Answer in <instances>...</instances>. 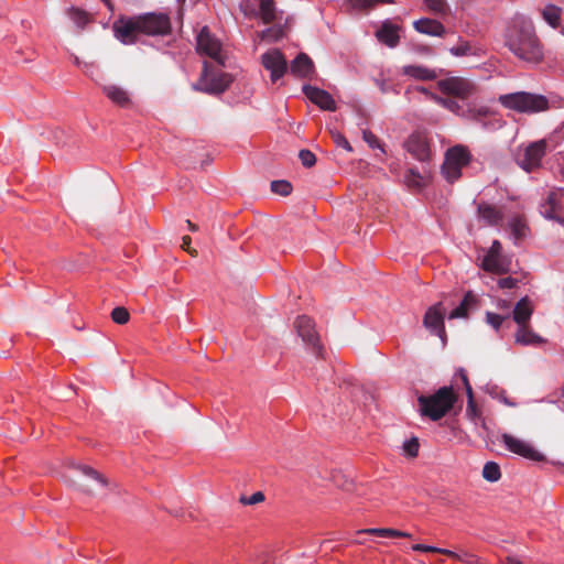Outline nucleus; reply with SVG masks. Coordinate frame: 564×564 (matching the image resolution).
Listing matches in <instances>:
<instances>
[{
  "instance_id": "nucleus-1",
  "label": "nucleus",
  "mask_w": 564,
  "mask_h": 564,
  "mask_svg": "<svg viewBox=\"0 0 564 564\" xmlns=\"http://www.w3.org/2000/svg\"><path fill=\"white\" fill-rule=\"evenodd\" d=\"M506 45L519 58L539 63L543 58L542 46L530 18L517 14L506 33Z\"/></svg>"
},
{
  "instance_id": "nucleus-2",
  "label": "nucleus",
  "mask_w": 564,
  "mask_h": 564,
  "mask_svg": "<svg viewBox=\"0 0 564 564\" xmlns=\"http://www.w3.org/2000/svg\"><path fill=\"white\" fill-rule=\"evenodd\" d=\"M456 401L453 387H442L433 394L417 398L419 412L422 416L438 421L453 409Z\"/></svg>"
},
{
  "instance_id": "nucleus-3",
  "label": "nucleus",
  "mask_w": 564,
  "mask_h": 564,
  "mask_svg": "<svg viewBox=\"0 0 564 564\" xmlns=\"http://www.w3.org/2000/svg\"><path fill=\"white\" fill-rule=\"evenodd\" d=\"M498 101L503 108L519 113L533 115L550 108L545 96L528 91L503 94L498 97Z\"/></svg>"
},
{
  "instance_id": "nucleus-4",
  "label": "nucleus",
  "mask_w": 564,
  "mask_h": 564,
  "mask_svg": "<svg viewBox=\"0 0 564 564\" xmlns=\"http://www.w3.org/2000/svg\"><path fill=\"white\" fill-rule=\"evenodd\" d=\"M471 160L469 150L464 145L449 148L442 165V175L448 183H454L462 176L463 167L467 166Z\"/></svg>"
},
{
  "instance_id": "nucleus-5",
  "label": "nucleus",
  "mask_w": 564,
  "mask_h": 564,
  "mask_svg": "<svg viewBox=\"0 0 564 564\" xmlns=\"http://www.w3.org/2000/svg\"><path fill=\"white\" fill-rule=\"evenodd\" d=\"M546 152L545 140L532 142L525 147H519L516 152V162L525 172H531L541 165Z\"/></svg>"
},
{
  "instance_id": "nucleus-6",
  "label": "nucleus",
  "mask_w": 564,
  "mask_h": 564,
  "mask_svg": "<svg viewBox=\"0 0 564 564\" xmlns=\"http://www.w3.org/2000/svg\"><path fill=\"white\" fill-rule=\"evenodd\" d=\"M231 83V77L226 73H214L209 70V64L204 63L203 72L195 89L207 94H221Z\"/></svg>"
},
{
  "instance_id": "nucleus-7",
  "label": "nucleus",
  "mask_w": 564,
  "mask_h": 564,
  "mask_svg": "<svg viewBox=\"0 0 564 564\" xmlns=\"http://www.w3.org/2000/svg\"><path fill=\"white\" fill-rule=\"evenodd\" d=\"M501 444L507 451L532 462H543L545 456L539 452L530 442L516 437L511 434H502Z\"/></svg>"
},
{
  "instance_id": "nucleus-8",
  "label": "nucleus",
  "mask_w": 564,
  "mask_h": 564,
  "mask_svg": "<svg viewBox=\"0 0 564 564\" xmlns=\"http://www.w3.org/2000/svg\"><path fill=\"white\" fill-rule=\"evenodd\" d=\"M294 328L302 340L310 347L317 357H323V346L319 336L315 330V324L308 316H299L294 322Z\"/></svg>"
},
{
  "instance_id": "nucleus-9",
  "label": "nucleus",
  "mask_w": 564,
  "mask_h": 564,
  "mask_svg": "<svg viewBox=\"0 0 564 564\" xmlns=\"http://www.w3.org/2000/svg\"><path fill=\"white\" fill-rule=\"evenodd\" d=\"M138 20L144 35H165L171 31V21L165 13L150 12L138 15Z\"/></svg>"
},
{
  "instance_id": "nucleus-10",
  "label": "nucleus",
  "mask_w": 564,
  "mask_h": 564,
  "mask_svg": "<svg viewBox=\"0 0 564 564\" xmlns=\"http://www.w3.org/2000/svg\"><path fill=\"white\" fill-rule=\"evenodd\" d=\"M437 88L445 95L465 100L476 93L475 84L463 77H448L437 82Z\"/></svg>"
},
{
  "instance_id": "nucleus-11",
  "label": "nucleus",
  "mask_w": 564,
  "mask_h": 564,
  "mask_svg": "<svg viewBox=\"0 0 564 564\" xmlns=\"http://www.w3.org/2000/svg\"><path fill=\"white\" fill-rule=\"evenodd\" d=\"M465 118L474 120L481 124L485 130H496L503 126V120L498 118L496 113L485 105H468L465 109Z\"/></svg>"
},
{
  "instance_id": "nucleus-12",
  "label": "nucleus",
  "mask_w": 564,
  "mask_h": 564,
  "mask_svg": "<svg viewBox=\"0 0 564 564\" xmlns=\"http://www.w3.org/2000/svg\"><path fill=\"white\" fill-rule=\"evenodd\" d=\"M540 213L547 219L564 224V189L551 191L540 205Z\"/></svg>"
},
{
  "instance_id": "nucleus-13",
  "label": "nucleus",
  "mask_w": 564,
  "mask_h": 564,
  "mask_svg": "<svg viewBox=\"0 0 564 564\" xmlns=\"http://www.w3.org/2000/svg\"><path fill=\"white\" fill-rule=\"evenodd\" d=\"M112 30L117 40L123 44H133L141 33L138 17H120L112 24Z\"/></svg>"
},
{
  "instance_id": "nucleus-14",
  "label": "nucleus",
  "mask_w": 564,
  "mask_h": 564,
  "mask_svg": "<svg viewBox=\"0 0 564 564\" xmlns=\"http://www.w3.org/2000/svg\"><path fill=\"white\" fill-rule=\"evenodd\" d=\"M196 47L200 54L207 55L215 59L218 64L224 65V58L221 56V44L210 33L208 26H203L196 37Z\"/></svg>"
},
{
  "instance_id": "nucleus-15",
  "label": "nucleus",
  "mask_w": 564,
  "mask_h": 564,
  "mask_svg": "<svg viewBox=\"0 0 564 564\" xmlns=\"http://www.w3.org/2000/svg\"><path fill=\"white\" fill-rule=\"evenodd\" d=\"M262 66L270 72L273 83L282 78L288 72V62L283 53L278 48L267 51L261 55Z\"/></svg>"
},
{
  "instance_id": "nucleus-16",
  "label": "nucleus",
  "mask_w": 564,
  "mask_h": 564,
  "mask_svg": "<svg viewBox=\"0 0 564 564\" xmlns=\"http://www.w3.org/2000/svg\"><path fill=\"white\" fill-rule=\"evenodd\" d=\"M406 151L416 160L424 162L431 158L427 137L422 132L412 133L404 142Z\"/></svg>"
},
{
  "instance_id": "nucleus-17",
  "label": "nucleus",
  "mask_w": 564,
  "mask_h": 564,
  "mask_svg": "<svg viewBox=\"0 0 564 564\" xmlns=\"http://www.w3.org/2000/svg\"><path fill=\"white\" fill-rule=\"evenodd\" d=\"M302 90L306 98L321 109L328 111L336 109L335 100L328 91L311 85H304Z\"/></svg>"
},
{
  "instance_id": "nucleus-18",
  "label": "nucleus",
  "mask_w": 564,
  "mask_h": 564,
  "mask_svg": "<svg viewBox=\"0 0 564 564\" xmlns=\"http://www.w3.org/2000/svg\"><path fill=\"white\" fill-rule=\"evenodd\" d=\"M424 326L430 329L433 334L443 337L445 335L444 328V312L442 303H437L431 306L423 319Z\"/></svg>"
},
{
  "instance_id": "nucleus-19",
  "label": "nucleus",
  "mask_w": 564,
  "mask_h": 564,
  "mask_svg": "<svg viewBox=\"0 0 564 564\" xmlns=\"http://www.w3.org/2000/svg\"><path fill=\"white\" fill-rule=\"evenodd\" d=\"M400 30L399 25L386 20L376 31V37L380 43L393 48L400 42Z\"/></svg>"
},
{
  "instance_id": "nucleus-20",
  "label": "nucleus",
  "mask_w": 564,
  "mask_h": 564,
  "mask_svg": "<svg viewBox=\"0 0 564 564\" xmlns=\"http://www.w3.org/2000/svg\"><path fill=\"white\" fill-rule=\"evenodd\" d=\"M481 268L495 274H505L510 271L511 260L503 254H485Z\"/></svg>"
},
{
  "instance_id": "nucleus-21",
  "label": "nucleus",
  "mask_w": 564,
  "mask_h": 564,
  "mask_svg": "<svg viewBox=\"0 0 564 564\" xmlns=\"http://www.w3.org/2000/svg\"><path fill=\"white\" fill-rule=\"evenodd\" d=\"M330 138L335 144L334 158L338 164L348 163L347 155L352 151L348 139L337 129H329Z\"/></svg>"
},
{
  "instance_id": "nucleus-22",
  "label": "nucleus",
  "mask_w": 564,
  "mask_h": 564,
  "mask_svg": "<svg viewBox=\"0 0 564 564\" xmlns=\"http://www.w3.org/2000/svg\"><path fill=\"white\" fill-rule=\"evenodd\" d=\"M477 214L480 220L485 221L486 225L494 227L501 226L505 218V215L499 207L485 202L478 204Z\"/></svg>"
},
{
  "instance_id": "nucleus-23",
  "label": "nucleus",
  "mask_w": 564,
  "mask_h": 564,
  "mask_svg": "<svg viewBox=\"0 0 564 564\" xmlns=\"http://www.w3.org/2000/svg\"><path fill=\"white\" fill-rule=\"evenodd\" d=\"M458 375L463 381V384L465 386L467 394L466 416L475 424H478L480 421H482V416L475 402L473 388L464 369H459Z\"/></svg>"
},
{
  "instance_id": "nucleus-24",
  "label": "nucleus",
  "mask_w": 564,
  "mask_h": 564,
  "mask_svg": "<svg viewBox=\"0 0 564 564\" xmlns=\"http://www.w3.org/2000/svg\"><path fill=\"white\" fill-rule=\"evenodd\" d=\"M416 32L430 36L444 37L446 34L445 26L437 20L430 18H421L413 22Z\"/></svg>"
},
{
  "instance_id": "nucleus-25",
  "label": "nucleus",
  "mask_w": 564,
  "mask_h": 564,
  "mask_svg": "<svg viewBox=\"0 0 564 564\" xmlns=\"http://www.w3.org/2000/svg\"><path fill=\"white\" fill-rule=\"evenodd\" d=\"M291 73L300 78L310 77L314 73V63L305 53H300L290 65Z\"/></svg>"
},
{
  "instance_id": "nucleus-26",
  "label": "nucleus",
  "mask_w": 564,
  "mask_h": 564,
  "mask_svg": "<svg viewBox=\"0 0 564 564\" xmlns=\"http://www.w3.org/2000/svg\"><path fill=\"white\" fill-rule=\"evenodd\" d=\"M430 175L426 173H420L416 169H409L403 176V182L405 186L411 192H421L430 183Z\"/></svg>"
},
{
  "instance_id": "nucleus-27",
  "label": "nucleus",
  "mask_w": 564,
  "mask_h": 564,
  "mask_svg": "<svg viewBox=\"0 0 564 564\" xmlns=\"http://www.w3.org/2000/svg\"><path fill=\"white\" fill-rule=\"evenodd\" d=\"M533 314V305L528 296L522 297L517 302L512 311V319L519 325L529 324Z\"/></svg>"
},
{
  "instance_id": "nucleus-28",
  "label": "nucleus",
  "mask_w": 564,
  "mask_h": 564,
  "mask_svg": "<svg viewBox=\"0 0 564 564\" xmlns=\"http://www.w3.org/2000/svg\"><path fill=\"white\" fill-rule=\"evenodd\" d=\"M102 93L117 106L128 107L131 104L129 93L115 84L102 86Z\"/></svg>"
},
{
  "instance_id": "nucleus-29",
  "label": "nucleus",
  "mask_w": 564,
  "mask_h": 564,
  "mask_svg": "<svg viewBox=\"0 0 564 564\" xmlns=\"http://www.w3.org/2000/svg\"><path fill=\"white\" fill-rule=\"evenodd\" d=\"M514 339L517 344H520L522 346L540 345L544 343V339L538 334H535L529 326V324L518 326Z\"/></svg>"
},
{
  "instance_id": "nucleus-30",
  "label": "nucleus",
  "mask_w": 564,
  "mask_h": 564,
  "mask_svg": "<svg viewBox=\"0 0 564 564\" xmlns=\"http://www.w3.org/2000/svg\"><path fill=\"white\" fill-rule=\"evenodd\" d=\"M417 90L425 94L430 99L441 105L442 107L448 109L449 111L454 112L455 115H459L463 117L465 116L464 107L460 106L458 101H456L455 99L444 98L433 93H429L424 87H417Z\"/></svg>"
},
{
  "instance_id": "nucleus-31",
  "label": "nucleus",
  "mask_w": 564,
  "mask_h": 564,
  "mask_svg": "<svg viewBox=\"0 0 564 564\" xmlns=\"http://www.w3.org/2000/svg\"><path fill=\"white\" fill-rule=\"evenodd\" d=\"M402 74L420 80H433L437 77L435 69L423 65H406L402 67Z\"/></svg>"
},
{
  "instance_id": "nucleus-32",
  "label": "nucleus",
  "mask_w": 564,
  "mask_h": 564,
  "mask_svg": "<svg viewBox=\"0 0 564 564\" xmlns=\"http://www.w3.org/2000/svg\"><path fill=\"white\" fill-rule=\"evenodd\" d=\"M509 229L514 243H519L529 235V227L522 216H514L509 221Z\"/></svg>"
},
{
  "instance_id": "nucleus-33",
  "label": "nucleus",
  "mask_w": 564,
  "mask_h": 564,
  "mask_svg": "<svg viewBox=\"0 0 564 564\" xmlns=\"http://www.w3.org/2000/svg\"><path fill=\"white\" fill-rule=\"evenodd\" d=\"M360 534H372L381 538H411V534L405 531H400L397 529L390 528H371L365 530H358L355 532V535Z\"/></svg>"
},
{
  "instance_id": "nucleus-34",
  "label": "nucleus",
  "mask_w": 564,
  "mask_h": 564,
  "mask_svg": "<svg viewBox=\"0 0 564 564\" xmlns=\"http://www.w3.org/2000/svg\"><path fill=\"white\" fill-rule=\"evenodd\" d=\"M477 297L471 293L467 292L462 300L460 304L449 313V318L467 317L470 307L475 306Z\"/></svg>"
},
{
  "instance_id": "nucleus-35",
  "label": "nucleus",
  "mask_w": 564,
  "mask_h": 564,
  "mask_svg": "<svg viewBox=\"0 0 564 564\" xmlns=\"http://www.w3.org/2000/svg\"><path fill=\"white\" fill-rule=\"evenodd\" d=\"M562 13V8L554 4H546L541 10L543 20L553 29H557L561 25Z\"/></svg>"
},
{
  "instance_id": "nucleus-36",
  "label": "nucleus",
  "mask_w": 564,
  "mask_h": 564,
  "mask_svg": "<svg viewBox=\"0 0 564 564\" xmlns=\"http://www.w3.org/2000/svg\"><path fill=\"white\" fill-rule=\"evenodd\" d=\"M259 17L265 24L276 20V9L273 0H260Z\"/></svg>"
},
{
  "instance_id": "nucleus-37",
  "label": "nucleus",
  "mask_w": 564,
  "mask_h": 564,
  "mask_svg": "<svg viewBox=\"0 0 564 564\" xmlns=\"http://www.w3.org/2000/svg\"><path fill=\"white\" fill-rule=\"evenodd\" d=\"M67 15L80 29H84L93 20L88 12L75 7L67 10Z\"/></svg>"
},
{
  "instance_id": "nucleus-38",
  "label": "nucleus",
  "mask_w": 564,
  "mask_h": 564,
  "mask_svg": "<svg viewBox=\"0 0 564 564\" xmlns=\"http://www.w3.org/2000/svg\"><path fill=\"white\" fill-rule=\"evenodd\" d=\"M73 468L80 471L84 477L91 479L101 487H106L108 485V480L101 474H99L97 470L89 466L73 465Z\"/></svg>"
},
{
  "instance_id": "nucleus-39",
  "label": "nucleus",
  "mask_w": 564,
  "mask_h": 564,
  "mask_svg": "<svg viewBox=\"0 0 564 564\" xmlns=\"http://www.w3.org/2000/svg\"><path fill=\"white\" fill-rule=\"evenodd\" d=\"M424 4L431 13L438 17H446L449 12V6L446 0H424Z\"/></svg>"
},
{
  "instance_id": "nucleus-40",
  "label": "nucleus",
  "mask_w": 564,
  "mask_h": 564,
  "mask_svg": "<svg viewBox=\"0 0 564 564\" xmlns=\"http://www.w3.org/2000/svg\"><path fill=\"white\" fill-rule=\"evenodd\" d=\"M482 477L489 482H496L501 478L500 466L495 462H487L482 468Z\"/></svg>"
},
{
  "instance_id": "nucleus-41",
  "label": "nucleus",
  "mask_w": 564,
  "mask_h": 564,
  "mask_svg": "<svg viewBox=\"0 0 564 564\" xmlns=\"http://www.w3.org/2000/svg\"><path fill=\"white\" fill-rule=\"evenodd\" d=\"M420 442L419 438L413 436L403 442L402 451L406 457L415 458L419 455Z\"/></svg>"
},
{
  "instance_id": "nucleus-42",
  "label": "nucleus",
  "mask_w": 564,
  "mask_h": 564,
  "mask_svg": "<svg viewBox=\"0 0 564 564\" xmlns=\"http://www.w3.org/2000/svg\"><path fill=\"white\" fill-rule=\"evenodd\" d=\"M449 53L454 56H468L475 54V51L468 41L459 40L457 45L449 48Z\"/></svg>"
},
{
  "instance_id": "nucleus-43",
  "label": "nucleus",
  "mask_w": 564,
  "mask_h": 564,
  "mask_svg": "<svg viewBox=\"0 0 564 564\" xmlns=\"http://www.w3.org/2000/svg\"><path fill=\"white\" fill-rule=\"evenodd\" d=\"M362 139L372 150H379L380 154H384L383 143L379 138L369 130H362Z\"/></svg>"
},
{
  "instance_id": "nucleus-44",
  "label": "nucleus",
  "mask_w": 564,
  "mask_h": 564,
  "mask_svg": "<svg viewBox=\"0 0 564 564\" xmlns=\"http://www.w3.org/2000/svg\"><path fill=\"white\" fill-rule=\"evenodd\" d=\"M270 187L274 194L281 196H289L293 189L292 184L285 180L272 181Z\"/></svg>"
},
{
  "instance_id": "nucleus-45",
  "label": "nucleus",
  "mask_w": 564,
  "mask_h": 564,
  "mask_svg": "<svg viewBox=\"0 0 564 564\" xmlns=\"http://www.w3.org/2000/svg\"><path fill=\"white\" fill-rule=\"evenodd\" d=\"M509 314L500 315L492 312L486 313V322L489 324L496 332H498L502 325V323L509 318Z\"/></svg>"
},
{
  "instance_id": "nucleus-46",
  "label": "nucleus",
  "mask_w": 564,
  "mask_h": 564,
  "mask_svg": "<svg viewBox=\"0 0 564 564\" xmlns=\"http://www.w3.org/2000/svg\"><path fill=\"white\" fill-rule=\"evenodd\" d=\"M445 555H447V556H449V557H452L454 560L467 563V564H473L477 560L476 555L473 554V553H469V552L457 553V552H454V551H451V550H447V549L445 551Z\"/></svg>"
},
{
  "instance_id": "nucleus-47",
  "label": "nucleus",
  "mask_w": 564,
  "mask_h": 564,
  "mask_svg": "<svg viewBox=\"0 0 564 564\" xmlns=\"http://www.w3.org/2000/svg\"><path fill=\"white\" fill-rule=\"evenodd\" d=\"M283 36L281 28H268L260 33L261 40L276 42Z\"/></svg>"
},
{
  "instance_id": "nucleus-48",
  "label": "nucleus",
  "mask_w": 564,
  "mask_h": 564,
  "mask_svg": "<svg viewBox=\"0 0 564 564\" xmlns=\"http://www.w3.org/2000/svg\"><path fill=\"white\" fill-rule=\"evenodd\" d=\"M130 314L126 307L118 306L115 307L111 312V319L120 325H123L129 322Z\"/></svg>"
},
{
  "instance_id": "nucleus-49",
  "label": "nucleus",
  "mask_w": 564,
  "mask_h": 564,
  "mask_svg": "<svg viewBox=\"0 0 564 564\" xmlns=\"http://www.w3.org/2000/svg\"><path fill=\"white\" fill-rule=\"evenodd\" d=\"M383 3H393V0H355V10H370Z\"/></svg>"
},
{
  "instance_id": "nucleus-50",
  "label": "nucleus",
  "mask_w": 564,
  "mask_h": 564,
  "mask_svg": "<svg viewBox=\"0 0 564 564\" xmlns=\"http://www.w3.org/2000/svg\"><path fill=\"white\" fill-rule=\"evenodd\" d=\"M265 499V496L262 491H257L252 494L250 497L241 496L239 498V502L246 506H253L260 502H263Z\"/></svg>"
},
{
  "instance_id": "nucleus-51",
  "label": "nucleus",
  "mask_w": 564,
  "mask_h": 564,
  "mask_svg": "<svg viewBox=\"0 0 564 564\" xmlns=\"http://www.w3.org/2000/svg\"><path fill=\"white\" fill-rule=\"evenodd\" d=\"M299 158L301 160V163L305 167H312L316 163L315 154L312 151L306 150V149L300 151Z\"/></svg>"
},
{
  "instance_id": "nucleus-52",
  "label": "nucleus",
  "mask_w": 564,
  "mask_h": 564,
  "mask_svg": "<svg viewBox=\"0 0 564 564\" xmlns=\"http://www.w3.org/2000/svg\"><path fill=\"white\" fill-rule=\"evenodd\" d=\"M415 552H434V553H441L445 554L446 549H441L432 545L426 544H413L411 547Z\"/></svg>"
},
{
  "instance_id": "nucleus-53",
  "label": "nucleus",
  "mask_w": 564,
  "mask_h": 564,
  "mask_svg": "<svg viewBox=\"0 0 564 564\" xmlns=\"http://www.w3.org/2000/svg\"><path fill=\"white\" fill-rule=\"evenodd\" d=\"M69 481H70V485L73 487H75L76 489H78L79 491L88 494V495L94 494V488H91L88 484H86L82 480H74V479H70Z\"/></svg>"
},
{
  "instance_id": "nucleus-54",
  "label": "nucleus",
  "mask_w": 564,
  "mask_h": 564,
  "mask_svg": "<svg viewBox=\"0 0 564 564\" xmlns=\"http://www.w3.org/2000/svg\"><path fill=\"white\" fill-rule=\"evenodd\" d=\"M498 285L500 289H513L517 285V280L511 276L502 278L499 279Z\"/></svg>"
},
{
  "instance_id": "nucleus-55",
  "label": "nucleus",
  "mask_w": 564,
  "mask_h": 564,
  "mask_svg": "<svg viewBox=\"0 0 564 564\" xmlns=\"http://www.w3.org/2000/svg\"><path fill=\"white\" fill-rule=\"evenodd\" d=\"M191 242L192 239L189 236H184L182 238V248L186 250L191 256H197V251L194 249H191Z\"/></svg>"
},
{
  "instance_id": "nucleus-56",
  "label": "nucleus",
  "mask_w": 564,
  "mask_h": 564,
  "mask_svg": "<svg viewBox=\"0 0 564 564\" xmlns=\"http://www.w3.org/2000/svg\"><path fill=\"white\" fill-rule=\"evenodd\" d=\"M502 246L499 240H494L486 254H502Z\"/></svg>"
},
{
  "instance_id": "nucleus-57",
  "label": "nucleus",
  "mask_w": 564,
  "mask_h": 564,
  "mask_svg": "<svg viewBox=\"0 0 564 564\" xmlns=\"http://www.w3.org/2000/svg\"><path fill=\"white\" fill-rule=\"evenodd\" d=\"M497 307L499 310L509 311L510 308V302L507 300H498Z\"/></svg>"
},
{
  "instance_id": "nucleus-58",
  "label": "nucleus",
  "mask_w": 564,
  "mask_h": 564,
  "mask_svg": "<svg viewBox=\"0 0 564 564\" xmlns=\"http://www.w3.org/2000/svg\"><path fill=\"white\" fill-rule=\"evenodd\" d=\"M499 400H500L503 404H506V405H508V406H516V405H517V403H516V402H513V401L509 400L506 395H500Z\"/></svg>"
},
{
  "instance_id": "nucleus-59",
  "label": "nucleus",
  "mask_w": 564,
  "mask_h": 564,
  "mask_svg": "<svg viewBox=\"0 0 564 564\" xmlns=\"http://www.w3.org/2000/svg\"><path fill=\"white\" fill-rule=\"evenodd\" d=\"M186 223L191 231H196L198 229L197 225L193 224L191 220H186Z\"/></svg>"
},
{
  "instance_id": "nucleus-60",
  "label": "nucleus",
  "mask_w": 564,
  "mask_h": 564,
  "mask_svg": "<svg viewBox=\"0 0 564 564\" xmlns=\"http://www.w3.org/2000/svg\"><path fill=\"white\" fill-rule=\"evenodd\" d=\"M101 1L107 6V8L109 10H111V11L113 10V6L110 0H101Z\"/></svg>"
},
{
  "instance_id": "nucleus-61",
  "label": "nucleus",
  "mask_w": 564,
  "mask_h": 564,
  "mask_svg": "<svg viewBox=\"0 0 564 564\" xmlns=\"http://www.w3.org/2000/svg\"><path fill=\"white\" fill-rule=\"evenodd\" d=\"M510 564H522V563L517 560H512V561H510Z\"/></svg>"
}]
</instances>
